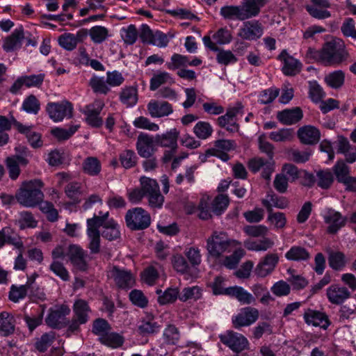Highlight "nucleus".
<instances>
[{"label": "nucleus", "mask_w": 356, "mask_h": 356, "mask_svg": "<svg viewBox=\"0 0 356 356\" xmlns=\"http://www.w3.org/2000/svg\"><path fill=\"white\" fill-rule=\"evenodd\" d=\"M43 187L44 183L40 179L25 181L16 193V200L25 207H34L43 200Z\"/></svg>", "instance_id": "nucleus-1"}, {"label": "nucleus", "mask_w": 356, "mask_h": 356, "mask_svg": "<svg viewBox=\"0 0 356 356\" xmlns=\"http://www.w3.org/2000/svg\"><path fill=\"white\" fill-rule=\"evenodd\" d=\"M240 243L228 237L223 232L215 231L207 241V249L210 256L220 257L225 252H229Z\"/></svg>", "instance_id": "nucleus-2"}, {"label": "nucleus", "mask_w": 356, "mask_h": 356, "mask_svg": "<svg viewBox=\"0 0 356 356\" xmlns=\"http://www.w3.org/2000/svg\"><path fill=\"white\" fill-rule=\"evenodd\" d=\"M322 54L324 65H338L348 56L343 42L339 38L326 42L322 47Z\"/></svg>", "instance_id": "nucleus-3"}, {"label": "nucleus", "mask_w": 356, "mask_h": 356, "mask_svg": "<svg viewBox=\"0 0 356 356\" xmlns=\"http://www.w3.org/2000/svg\"><path fill=\"white\" fill-rule=\"evenodd\" d=\"M127 226L131 230H143L151 223L149 213L141 207L129 209L125 215Z\"/></svg>", "instance_id": "nucleus-4"}, {"label": "nucleus", "mask_w": 356, "mask_h": 356, "mask_svg": "<svg viewBox=\"0 0 356 356\" xmlns=\"http://www.w3.org/2000/svg\"><path fill=\"white\" fill-rule=\"evenodd\" d=\"M108 277L120 289H130L135 284V278L130 270L115 266L111 267L108 270Z\"/></svg>", "instance_id": "nucleus-5"}, {"label": "nucleus", "mask_w": 356, "mask_h": 356, "mask_svg": "<svg viewBox=\"0 0 356 356\" xmlns=\"http://www.w3.org/2000/svg\"><path fill=\"white\" fill-rule=\"evenodd\" d=\"M70 313L67 305H61L50 309L45 319L46 323L52 328L60 329L67 325L66 316Z\"/></svg>", "instance_id": "nucleus-6"}, {"label": "nucleus", "mask_w": 356, "mask_h": 356, "mask_svg": "<svg viewBox=\"0 0 356 356\" xmlns=\"http://www.w3.org/2000/svg\"><path fill=\"white\" fill-rule=\"evenodd\" d=\"M264 33V26L259 20H248L239 29L238 36L245 40H257Z\"/></svg>", "instance_id": "nucleus-7"}, {"label": "nucleus", "mask_w": 356, "mask_h": 356, "mask_svg": "<svg viewBox=\"0 0 356 356\" xmlns=\"http://www.w3.org/2000/svg\"><path fill=\"white\" fill-rule=\"evenodd\" d=\"M104 106L101 100H95L93 103L86 105L80 111L86 116V122L92 127H99L102 125L103 121L99 114Z\"/></svg>", "instance_id": "nucleus-8"}, {"label": "nucleus", "mask_w": 356, "mask_h": 356, "mask_svg": "<svg viewBox=\"0 0 356 356\" xmlns=\"http://www.w3.org/2000/svg\"><path fill=\"white\" fill-rule=\"evenodd\" d=\"M221 342L236 353H240L249 346L248 340L243 334L228 331L220 336Z\"/></svg>", "instance_id": "nucleus-9"}, {"label": "nucleus", "mask_w": 356, "mask_h": 356, "mask_svg": "<svg viewBox=\"0 0 356 356\" xmlns=\"http://www.w3.org/2000/svg\"><path fill=\"white\" fill-rule=\"evenodd\" d=\"M73 107L69 102L60 103H49L47 111L49 116L54 122L62 121L65 118H70L72 116Z\"/></svg>", "instance_id": "nucleus-10"}, {"label": "nucleus", "mask_w": 356, "mask_h": 356, "mask_svg": "<svg viewBox=\"0 0 356 356\" xmlns=\"http://www.w3.org/2000/svg\"><path fill=\"white\" fill-rule=\"evenodd\" d=\"M279 262V257L276 253H268L261 258L256 266L254 273L259 277L264 278L270 275Z\"/></svg>", "instance_id": "nucleus-11"}, {"label": "nucleus", "mask_w": 356, "mask_h": 356, "mask_svg": "<svg viewBox=\"0 0 356 356\" xmlns=\"http://www.w3.org/2000/svg\"><path fill=\"white\" fill-rule=\"evenodd\" d=\"M323 218L324 222L328 225L327 231L330 234L337 233L346 222V217H343L339 211L330 208L323 211Z\"/></svg>", "instance_id": "nucleus-12"}, {"label": "nucleus", "mask_w": 356, "mask_h": 356, "mask_svg": "<svg viewBox=\"0 0 356 356\" xmlns=\"http://www.w3.org/2000/svg\"><path fill=\"white\" fill-rule=\"evenodd\" d=\"M204 46L213 51H218L216 55L217 62L223 65H227L237 62V58L230 50L220 49L209 35H204L202 38Z\"/></svg>", "instance_id": "nucleus-13"}, {"label": "nucleus", "mask_w": 356, "mask_h": 356, "mask_svg": "<svg viewBox=\"0 0 356 356\" xmlns=\"http://www.w3.org/2000/svg\"><path fill=\"white\" fill-rule=\"evenodd\" d=\"M259 310L254 307H245L240 312L232 317L234 327L238 329L253 324L259 318Z\"/></svg>", "instance_id": "nucleus-14"}, {"label": "nucleus", "mask_w": 356, "mask_h": 356, "mask_svg": "<svg viewBox=\"0 0 356 356\" xmlns=\"http://www.w3.org/2000/svg\"><path fill=\"white\" fill-rule=\"evenodd\" d=\"M311 5H306L305 9L310 16L318 19H325L331 17V13L327 10L331 8L330 0H310Z\"/></svg>", "instance_id": "nucleus-15"}, {"label": "nucleus", "mask_w": 356, "mask_h": 356, "mask_svg": "<svg viewBox=\"0 0 356 356\" xmlns=\"http://www.w3.org/2000/svg\"><path fill=\"white\" fill-rule=\"evenodd\" d=\"M70 261L78 270L84 271L87 269V253L77 245H70L67 252Z\"/></svg>", "instance_id": "nucleus-16"}, {"label": "nucleus", "mask_w": 356, "mask_h": 356, "mask_svg": "<svg viewBox=\"0 0 356 356\" xmlns=\"http://www.w3.org/2000/svg\"><path fill=\"white\" fill-rule=\"evenodd\" d=\"M270 0H243L241 7L245 20L257 17Z\"/></svg>", "instance_id": "nucleus-17"}, {"label": "nucleus", "mask_w": 356, "mask_h": 356, "mask_svg": "<svg viewBox=\"0 0 356 356\" xmlns=\"http://www.w3.org/2000/svg\"><path fill=\"white\" fill-rule=\"evenodd\" d=\"M248 168L254 173L262 169V177L266 179H269L274 171V162L271 159L264 160L261 157H255L249 161Z\"/></svg>", "instance_id": "nucleus-18"}, {"label": "nucleus", "mask_w": 356, "mask_h": 356, "mask_svg": "<svg viewBox=\"0 0 356 356\" xmlns=\"http://www.w3.org/2000/svg\"><path fill=\"white\" fill-rule=\"evenodd\" d=\"M278 59L283 62L282 72L287 76H295L301 71L302 63L283 50L278 56Z\"/></svg>", "instance_id": "nucleus-19"}, {"label": "nucleus", "mask_w": 356, "mask_h": 356, "mask_svg": "<svg viewBox=\"0 0 356 356\" xmlns=\"http://www.w3.org/2000/svg\"><path fill=\"white\" fill-rule=\"evenodd\" d=\"M303 318L307 324L321 327L324 330H326L330 324L328 316L325 313L312 309L305 310Z\"/></svg>", "instance_id": "nucleus-20"}, {"label": "nucleus", "mask_w": 356, "mask_h": 356, "mask_svg": "<svg viewBox=\"0 0 356 356\" xmlns=\"http://www.w3.org/2000/svg\"><path fill=\"white\" fill-rule=\"evenodd\" d=\"M161 325L156 321L151 314H146L141 318L138 324V330L143 336L156 334L159 332Z\"/></svg>", "instance_id": "nucleus-21"}, {"label": "nucleus", "mask_w": 356, "mask_h": 356, "mask_svg": "<svg viewBox=\"0 0 356 356\" xmlns=\"http://www.w3.org/2000/svg\"><path fill=\"white\" fill-rule=\"evenodd\" d=\"M147 108L150 116L154 118L166 117L173 112L172 105L165 101L151 100Z\"/></svg>", "instance_id": "nucleus-22"}, {"label": "nucleus", "mask_w": 356, "mask_h": 356, "mask_svg": "<svg viewBox=\"0 0 356 356\" xmlns=\"http://www.w3.org/2000/svg\"><path fill=\"white\" fill-rule=\"evenodd\" d=\"M155 139L147 134H141L138 136L136 148L138 154L143 158L150 157L154 152Z\"/></svg>", "instance_id": "nucleus-23"}, {"label": "nucleus", "mask_w": 356, "mask_h": 356, "mask_svg": "<svg viewBox=\"0 0 356 356\" xmlns=\"http://www.w3.org/2000/svg\"><path fill=\"white\" fill-rule=\"evenodd\" d=\"M298 136L302 143L314 145L320 140L321 134L319 130L315 127L306 125L298 129Z\"/></svg>", "instance_id": "nucleus-24"}, {"label": "nucleus", "mask_w": 356, "mask_h": 356, "mask_svg": "<svg viewBox=\"0 0 356 356\" xmlns=\"http://www.w3.org/2000/svg\"><path fill=\"white\" fill-rule=\"evenodd\" d=\"M44 74H32L22 76L14 82L10 89H21L23 86L31 88H40L44 81Z\"/></svg>", "instance_id": "nucleus-25"}, {"label": "nucleus", "mask_w": 356, "mask_h": 356, "mask_svg": "<svg viewBox=\"0 0 356 356\" xmlns=\"http://www.w3.org/2000/svg\"><path fill=\"white\" fill-rule=\"evenodd\" d=\"M350 296V291L344 286L332 285L327 289V296L330 302L339 305Z\"/></svg>", "instance_id": "nucleus-26"}, {"label": "nucleus", "mask_w": 356, "mask_h": 356, "mask_svg": "<svg viewBox=\"0 0 356 356\" xmlns=\"http://www.w3.org/2000/svg\"><path fill=\"white\" fill-rule=\"evenodd\" d=\"M179 131L174 128L163 134H157L155 137V143L162 147H170L175 149L177 147V138Z\"/></svg>", "instance_id": "nucleus-27"}, {"label": "nucleus", "mask_w": 356, "mask_h": 356, "mask_svg": "<svg viewBox=\"0 0 356 356\" xmlns=\"http://www.w3.org/2000/svg\"><path fill=\"white\" fill-rule=\"evenodd\" d=\"M15 319L14 316L7 312L0 313V335L8 337L15 330Z\"/></svg>", "instance_id": "nucleus-28"}, {"label": "nucleus", "mask_w": 356, "mask_h": 356, "mask_svg": "<svg viewBox=\"0 0 356 356\" xmlns=\"http://www.w3.org/2000/svg\"><path fill=\"white\" fill-rule=\"evenodd\" d=\"M228 296L236 298L238 302L243 305H250L255 301L254 296L241 286H231L227 290Z\"/></svg>", "instance_id": "nucleus-29"}, {"label": "nucleus", "mask_w": 356, "mask_h": 356, "mask_svg": "<svg viewBox=\"0 0 356 356\" xmlns=\"http://www.w3.org/2000/svg\"><path fill=\"white\" fill-rule=\"evenodd\" d=\"M15 124L19 132L26 136L29 144L32 147L38 148L42 145L41 135L39 133L32 131L31 127L23 125L19 122H16Z\"/></svg>", "instance_id": "nucleus-30"}, {"label": "nucleus", "mask_w": 356, "mask_h": 356, "mask_svg": "<svg viewBox=\"0 0 356 356\" xmlns=\"http://www.w3.org/2000/svg\"><path fill=\"white\" fill-rule=\"evenodd\" d=\"M302 118V110L299 107L293 109H286L277 114V119L284 124H293Z\"/></svg>", "instance_id": "nucleus-31"}, {"label": "nucleus", "mask_w": 356, "mask_h": 356, "mask_svg": "<svg viewBox=\"0 0 356 356\" xmlns=\"http://www.w3.org/2000/svg\"><path fill=\"white\" fill-rule=\"evenodd\" d=\"M74 316L81 323H86L89 319L90 307L88 302L81 299L76 300L73 305Z\"/></svg>", "instance_id": "nucleus-32"}, {"label": "nucleus", "mask_w": 356, "mask_h": 356, "mask_svg": "<svg viewBox=\"0 0 356 356\" xmlns=\"http://www.w3.org/2000/svg\"><path fill=\"white\" fill-rule=\"evenodd\" d=\"M24 38L22 29H16L10 35L4 39L3 49L6 52L12 51L21 44V40Z\"/></svg>", "instance_id": "nucleus-33"}, {"label": "nucleus", "mask_w": 356, "mask_h": 356, "mask_svg": "<svg viewBox=\"0 0 356 356\" xmlns=\"http://www.w3.org/2000/svg\"><path fill=\"white\" fill-rule=\"evenodd\" d=\"M87 236L89 240L88 248L92 254H97L100 251V232L99 228L87 225Z\"/></svg>", "instance_id": "nucleus-34"}, {"label": "nucleus", "mask_w": 356, "mask_h": 356, "mask_svg": "<svg viewBox=\"0 0 356 356\" xmlns=\"http://www.w3.org/2000/svg\"><path fill=\"white\" fill-rule=\"evenodd\" d=\"M33 282L34 279H28L25 284L18 286L12 285L9 292V299L14 302H18L20 300L24 299Z\"/></svg>", "instance_id": "nucleus-35"}, {"label": "nucleus", "mask_w": 356, "mask_h": 356, "mask_svg": "<svg viewBox=\"0 0 356 356\" xmlns=\"http://www.w3.org/2000/svg\"><path fill=\"white\" fill-rule=\"evenodd\" d=\"M82 170L90 176H97L102 170L101 162L97 157L88 156L83 161Z\"/></svg>", "instance_id": "nucleus-36"}, {"label": "nucleus", "mask_w": 356, "mask_h": 356, "mask_svg": "<svg viewBox=\"0 0 356 356\" xmlns=\"http://www.w3.org/2000/svg\"><path fill=\"white\" fill-rule=\"evenodd\" d=\"M102 235L108 241H113L120 236L119 225L115 220H109L102 225Z\"/></svg>", "instance_id": "nucleus-37"}, {"label": "nucleus", "mask_w": 356, "mask_h": 356, "mask_svg": "<svg viewBox=\"0 0 356 356\" xmlns=\"http://www.w3.org/2000/svg\"><path fill=\"white\" fill-rule=\"evenodd\" d=\"M202 296V290L198 286L184 288L179 295V300L181 302L197 301Z\"/></svg>", "instance_id": "nucleus-38"}, {"label": "nucleus", "mask_w": 356, "mask_h": 356, "mask_svg": "<svg viewBox=\"0 0 356 356\" xmlns=\"http://www.w3.org/2000/svg\"><path fill=\"white\" fill-rule=\"evenodd\" d=\"M263 205L267 211H273V207L285 209L288 207L289 202L284 197H279L275 194H268L266 199L262 200Z\"/></svg>", "instance_id": "nucleus-39"}, {"label": "nucleus", "mask_w": 356, "mask_h": 356, "mask_svg": "<svg viewBox=\"0 0 356 356\" xmlns=\"http://www.w3.org/2000/svg\"><path fill=\"white\" fill-rule=\"evenodd\" d=\"M220 14L225 19L245 20L241 6H223L220 8Z\"/></svg>", "instance_id": "nucleus-40"}, {"label": "nucleus", "mask_w": 356, "mask_h": 356, "mask_svg": "<svg viewBox=\"0 0 356 356\" xmlns=\"http://www.w3.org/2000/svg\"><path fill=\"white\" fill-rule=\"evenodd\" d=\"M294 131L292 129L283 128L269 134V138L276 143H286L293 140Z\"/></svg>", "instance_id": "nucleus-41"}, {"label": "nucleus", "mask_w": 356, "mask_h": 356, "mask_svg": "<svg viewBox=\"0 0 356 356\" xmlns=\"http://www.w3.org/2000/svg\"><path fill=\"white\" fill-rule=\"evenodd\" d=\"M274 245V241L269 238H263L261 240L252 241L246 243L245 247L252 251H266Z\"/></svg>", "instance_id": "nucleus-42"}, {"label": "nucleus", "mask_w": 356, "mask_h": 356, "mask_svg": "<svg viewBox=\"0 0 356 356\" xmlns=\"http://www.w3.org/2000/svg\"><path fill=\"white\" fill-rule=\"evenodd\" d=\"M309 257L307 250L300 246H293L285 254V257L291 261H306Z\"/></svg>", "instance_id": "nucleus-43"}, {"label": "nucleus", "mask_w": 356, "mask_h": 356, "mask_svg": "<svg viewBox=\"0 0 356 356\" xmlns=\"http://www.w3.org/2000/svg\"><path fill=\"white\" fill-rule=\"evenodd\" d=\"M232 251L233 254L226 257L223 261V265L229 269L235 268L245 255V251L241 247L236 246Z\"/></svg>", "instance_id": "nucleus-44"}, {"label": "nucleus", "mask_w": 356, "mask_h": 356, "mask_svg": "<svg viewBox=\"0 0 356 356\" xmlns=\"http://www.w3.org/2000/svg\"><path fill=\"white\" fill-rule=\"evenodd\" d=\"M140 186L145 197L154 193L160 189L159 186L155 179L147 177H140Z\"/></svg>", "instance_id": "nucleus-45"}, {"label": "nucleus", "mask_w": 356, "mask_h": 356, "mask_svg": "<svg viewBox=\"0 0 356 356\" xmlns=\"http://www.w3.org/2000/svg\"><path fill=\"white\" fill-rule=\"evenodd\" d=\"M333 172L337 181L340 183H344L350 176L349 167L343 161H338L333 167Z\"/></svg>", "instance_id": "nucleus-46"}, {"label": "nucleus", "mask_w": 356, "mask_h": 356, "mask_svg": "<svg viewBox=\"0 0 356 356\" xmlns=\"http://www.w3.org/2000/svg\"><path fill=\"white\" fill-rule=\"evenodd\" d=\"M173 83L172 78L168 72H160L151 79L150 89H157L163 85L170 86Z\"/></svg>", "instance_id": "nucleus-47"}, {"label": "nucleus", "mask_w": 356, "mask_h": 356, "mask_svg": "<svg viewBox=\"0 0 356 356\" xmlns=\"http://www.w3.org/2000/svg\"><path fill=\"white\" fill-rule=\"evenodd\" d=\"M229 203V200L226 195H217L212 202L211 210L216 215H220L225 211Z\"/></svg>", "instance_id": "nucleus-48"}, {"label": "nucleus", "mask_w": 356, "mask_h": 356, "mask_svg": "<svg viewBox=\"0 0 356 356\" xmlns=\"http://www.w3.org/2000/svg\"><path fill=\"white\" fill-rule=\"evenodd\" d=\"M100 342L107 346L116 348L121 346L124 343V338L119 334L109 331L104 336Z\"/></svg>", "instance_id": "nucleus-49"}, {"label": "nucleus", "mask_w": 356, "mask_h": 356, "mask_svg": "<svg viewBox=\"0 0 356 356\" xmlns=\"http://www.w3.org/2000/svg\"><path fill=\"white\" fill-rule=\"evenodd\" d=\"M80 127L79 124L70 126L68 129L54 128L51 131V134L59 140L69 139Z\"/></svg>", "instance_id": "nucleus-50"}, {"label": "nucleus", "mask_w": 356, "mask_h": 356, "mask_svg": "<svg viewBox=\"0 0 356 356\" xmlns=\"http://www.w3.org/2000/svg\"><path fill=\"white\" fill-rule=\"evenodd\" d=\"M213 129L207 122H198L193 127V133L200 139L205 140L211 136Z\"/></svg>", "instance_id": "nucleus-51"}, {"label": "nucleus", "mask_w": 356, "mask_h": 356, "mask_svg": "<svg viewBox=\"0 0 356 356\" xmlns=\"http://www.w3.org/2000/svg\"><path fill=\"white\" fill-rule=\"evenodd\" d=\"M344 79L345 74L341 70L334 71L325 78L327 86L333 88L341 87L344 83Z\"/></svg>", "instance_id": "nucleus-52"}, {"label": "nucleus", "mask_w": 356, "mask_h": 356, "mask_svg": "<svg viewBox=\"0 0 356 356\" xmlns=\"http://www.w3.org/2000/svg\"><path fill=\"white\" fill-rule=\"evenodd\" d=\"M15 155L8 156V158H15L18 163L22 166H26L29 163V158L31 157V154L29 149L23 145H18L15 148Z\"/></svg>", "instance_id": "nucleus-53"}, {"label": "nucleus", "mask_w": 356, "mask_h": 356, "mask_svg": "<svg viewBox=\"0 0 356 356\" xmlns=\"http://www.w3.org/2000/svg\"><path fill=\"white\" fill-rule=\"evenodd\" d=\"M268 213L267 221L275 228L283 229L286 226V218L284 213L274 212L273 211H268Z\"/></svg>", "instance_id": "nucleus-54"}, {"label": "nucleus", "mask_w": 356, "mask_h": 356, "mask_svg": "<svg viewBox=\"0 0 356 356\" xmlns=\"http://www.w3.org/2000/svg\"><path fill=\"white\" fill-rule=\"evenodd\" d=\"M91 40L96 44L103 42L108 36V29L102 26H95L89 32Z\"/></svg>", "instance_id": "nucleus-55"}, {"label": "nucleus", "mask_w": 356, "mask_h": 356, "mask_svg": "<svg viewBox=\"0 0 356 356\" xmlns=\"http://www.w3.org/2000/svg\"><path fill=\"white\" fill-rule=\"evenodd\" d=\"M111 325L108 321L104 318H97L93 322L92 332L99 336V340L111 331Z\"/></svg>", "instance_id": "nucleus-56"}, {"label": "nucleus", "mask_w": 356, "mask_h": 356, "mask_svg": "<svg viewBox=\"0 0 356 356\" xmlns=\"http://www.w3.org/2000/svg\"><path fill=\"white\" fill-rule=\"evenodd\" d=\"M121 165L126 169L134 167L137 163V156L136 153L130 149L124 150L120 154Z\"/></svg>", "instance_id": "nucleus-57"}, {"label": "nucleus", "mask_w": 356, "mask_h": 356, "mask_svg": "<svg viewBox=\"0 0 356 356\" xmlns=\"http://www.w3.org/2000/svg\"><path fill=\"white\" fill-rule=\"evenodd\" d=\"M78 40L76 37L70 33H64L59 36L58 44L60 47L67 51H72L77 45Z\"/></svg>", "instance_id": "nucleus-58"}, {"label": "nucleus", "mask_w": 356, "mask_h": 356, "mask_svg": "<svg viewBox=\"0 0 356 356\" xmlns=\"http://www.w3.org/2000/svg\"><path fill=\"white\" fill-rule=\"evenodd\" d=\"M317 184L323 189L329 188L334 181V177L328 170L318 171L316 174Z\"/></svg>", "instance_id": "nucleus-59"}, {"label": "nucleus", "mask_w": 356, "mask_h": 356, "mask_svg": "<svg viewBox=\"0 0 356 356\" xmlns=\"http://www.w3.org/2000/svg\"><path fill=\"white\" fill-rule=\"evenodd\" d=\"M163 337L167 344L175 345L179 339L178 329L173 325H168L163 331Z\"/></svg>", "instance_id": "nucleus-60"}, {"label": "nucleus", "mask_w": 356, "mask_h": 356, "mask_svg": "<svg viewBox=\"0 0 356 356\" xmlns=\"http://www.w3.org/2000/svg\"><path fill=\"white\" fill-rule=\"evenodd\" d=\"M330 266L336 270L342 269L346 265V257L341 252H334L330 254L328 258Z\"/></svg>", "instance_id": "nucleus-61"}, {"label": "nucleus", "mask_w": 356, "mask_h": 356, "mask_svg": "<svg viewBox=\"0 0 356 356\" xmlns=\"http://www.w3.org/2000/svg\"><path fill=\"white\" fill-rule=\"evenodd\" d=\"M55 333L50 332L41 336L35 343V348L40 352H44L53 343L55 340Z\"/></svg>", "instance_id": "nucleus-62"}, {"label": "nucleus", "mask_w": 356, "mask_h": 356, "mask_svg": "<svg viewBox=\"0 0 356 356\" xmlns=\"http://www.w3.org/2000/svg\"><path fill=\"white\" fill-rule=\"evenodd\" d=\"M81 184L76 181L69 183L65 188V193L67 197L74 202H78L81 194Z\"/></svg>", "instance_id": "nucleus-63"}, {"label": "nucleus", "mask_w": 356, "mask_h": 356, "mask_svg": "<svg viewBox=\"0 0 356 356\" xmlns=\"http://www.w3.org/2000/svg\"><path fill=\"white\" fill-rule=\"evenodd\" d=\"M17 223L21 229L34 228L37 226V221L31 213L22 211L19 213Z\"/></svg>", "instance_id": "nucleus-64"}]
</instances>
